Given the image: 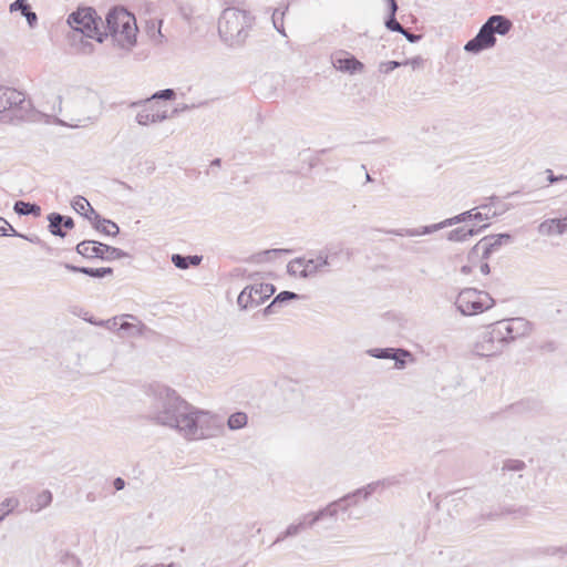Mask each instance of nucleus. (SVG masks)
<instances>
[{"mask_svg":"<svg viewBox=\"0 0 567 567\" xmlns=\"http://www.w3.org/2000/svg\"><path fill=\"white\" fill-rule=\"evenodd\" d=\"M76 252L85 258H100L106 261L127 257L122 249L95 240L81 241L76 246Z\"/></svg>","mask_w":567,"mask_h":567,"instance_id":"11","label":"nucleus"},{"mask_svg":"<svg viewBox=\"0 0 567 567\" xmlns=\"http://www.w3.org/2000/svg\"><path fill=\"white\" fill-rule=\"evenodd\" d=\"M68 109L71 114L70 126L85 127L96 121L101 114V101L95 92L78 89Z\"/></svg>","mask_w":567,"mask_h":567,"instance_id":"2","label":"nucleus"},{"mask_svg":"<svg viewBox=\"0 0 567 567\" xmlns=\"http://www.w3.org/2000/svg\"><path fill=\"white\" fill-rule=\"evenodd\" d=\"M512 239L509 234H498L483 238L484 254L487 255L497 249L501 245L509 243Z\"/></svg>","mask_w":567,"mask_h":567,"instance_id":"24","label":"nucleus"},{"mask_svg":"<svg viewBox=\"0 0 567 567\" xmlns=\"http://www.w3.org/2000/svg\"><path fill=\"white\" fill-rule=\"evenodd\" d=\"M390 484H391L390 480H383V481H378V482L368 484L365 487L357 489L353 494H349L338 501L330 503L327 507L318 511V515H319L320 519L323 517H336L338 509L342 508L343 511H346L347 506L350 505V501L352 498H355V497L368 498L379 486H381V485L385 486V485H390Z\"/></svg>","mask_w":567,"mask_h":567,"instance_id":"12","label":"nucleus"},{"mask_svg":"<svg viewBox=\"0 0 567 567\" xmlns=\"http://www.w3.org/2000/svg\"><path fill=\"white\" fill-rule=\"evenodd\" d=\"M66 563L70 564V565H76L78 564V560L74 558V557H69L66 559Z\"/></svg>","mask_w":567,"mask_h":567,"instance_id":"54","label":"nucleus"},{"mask_svg":"<svg viewBox=\"0 0 567 567\" xmlns=\"http://www.w3.org/2000/svg\"><path fill=\"white\" fill-rule=\"evenodd\" d=\"M547 173H548L547 179L550 184H554L558 181L567 179V175L566 176L565 175L556 176L553 174V172L550 169H548Z\"/></svg>","mask_w":567,"mask_h":567,"instance_id":"47","label":"nucleus"},{"mask_svg":"<svg viewBox=\"0 0 567 567\" xmlns=\"http://www.w3.org/2000/svg\"><path fill=\"white\" fill-rule=\"evenodd\" d=\"M130 107L138 109L135 120L142 126L157 124L169 117L166 105L148 97L131 103Z\"/></svg>","mask_w":567,"mask_h":567,"instance_id":"10","label":"nucleus"},{"mask_svg":"<svg viewBox=\"0 0 567 567\" xmlns=\"http://www.w3.org/2000/svg\"><path fill=\"white\" fill-rule=\"evenodd\" d=\"M10 12L20 11L21 14L27 19L28 24L33 28L37 24L38 17L35 12L31 11L27 0H16L10 4Z\"/></svg>","mask_w":567,"mask_h":567,"instance_id":"21","label":"nucleus"},{"mask_svg":"<svg viewBox=\"0 0 567 567\" xmlns=\"http://www.w3.org/2000/svg\"><path fill=\"white\" fill-rule=\"evenodd\" d=\"M508 344L517 338L526 337L532 331V324L524 318H511L497 321Z\"/></svg>","mask_w":567,"mask_h":567,"instance_id":"14","label":"nucleus"},{"mask_svg":"<svg viewBox=\"0 0 567 567\" xmlns=\"http://www.w3.org/2000/svg\"><path fill=\"white\" fill-rule=\"evenodd\" d=\"M401 65H402V62H398V61L383 62L380 65V71L383 73H389Z\"/></svg>","mask_w":567,"mask_h":567,"instance_id":"44","label":"nucleus"},{"mask_svg":"<svg viewBox=\"0 0 567 567\" xmlns=\"http://www.w3.org/2000/svg\"><path fill=\"white\" fill-rule=\"evenodd\" d=\"M113 485L116 491H121L125 487V481L121 477L114 480Z\"/></svg>","mask_w":567,"mask_h":567,"instance_id":"50","label":"nucleus"},{"mask_svg":"<svg viewBox=\"0 0 567 567\" xmlns=\"http://www.w3.org/2000/svg\"><path fill=\"white\" fill-rule=\"evenodd\" d=\"M486 227H487V225H484L478 229H474V228L466 229L465 227H460V228L451 230L447 235V239L451 241H465L470 237L477 235L482 229H484Z\"/></svg>","mask_w":567,"mask_h":567,"instance_id":"25","label":"nucleus"},{"mask_svg":"<svg viewBox=\"0 0 567 567\" xmlns=\"http://www.w3.org/2000/svg\"><path fill=\"white\" fill-rule=\"evenodd\" d=\"M24 102L22 92L7 86H0V113L17 107Z\"/></svg>","mask_w":567,"mask_h":567,"instance_id":"17","label":"nucleus"},{"mask_svg":"<svg viewBox=\"0 0 567 567\" xmlns=\"http://www.w3.org/2000/svg\"><path fill=\"white\" fill-rule=\"evenodd\" d=\"M538 233L543 236L567 234V216L563 218L546 219L538 226Z\"/></svg>","mask_w":567,"mask_h":567,"instance_id":"18","label":"nucleus"},{"mask_svg":"<svg viewBox=\"0 0 567 567\" xmlns=\"http://www.w3.org/2000/svg\"><path fill=\"white\" fill-rule=\"evenodd\" d=\"M367 353L377 359H392L398 369H403L405 367L404 358L411 357L408 350L394 348H374L369 349Z\"/></svg>","mask_w":567,"mask_h":567,"instance_id":"15","label":"nucleus"},{"mask_svg":"<svg viewBox=\"0 0 567 567\" xmlns=\"http://www.w3.org/2000/svg\"><path fill=\"white\" fill-rule=\"evenodd\" d=\"M172 262L178 269H187L188 268L186 256H182L179 254H174L172 256Z\"/></svg>","mask_w":567,"mask_h":567,"instance_id":"43","label":"nucleus"},{"mask_svg":"<svg viewBox=\"0 0 567 567\" xmlns=\"http://www.w3.org/2000/svg\"><path fill=\"white\" fill-rule=\"evenodd\" d=\"M440 229H442V225H441V223H437V224H433V225H430V226H423V227H420V228L402 229L400 231H396L395 234L399 235V236L416 237V236H423V235L432 234V233L437 231Z\"/></svg>","mask_w":567,"mask_h":567,"instance_id":"27","label":"nucleus"},{"mask_svg":"<svg viewBox=\"0 0 567 567\" xmlns=\"http://www.w3.org/2000/svg\"><path fill=\"white\" fill-rule=\"evenodd\" d=\"M93 226L97 231H101L109 236H116L120 233L117 224L110 219L102 218L99 214L92 219Z\"/></svg>","mask_w":567,"mask_h":567,"instance_id":"22","label":"nucleus"},{"mask_svg":"<svg viewBox=\"0 0 567 567\" xmlns=\"http://www.w3.org/2000/svg\"><path fill=\"white\" fill-rule=\"evenodd\" d=\"M329 255L324 250H320L315 257L307 258L300 257L292 259L287 265V271L289 275L300 277L303 279L313 278L318 274L328 271Z\"/></svg>","mask_w":567,"mask_h":567,"instance_id":"9","label":"nucleus"},{"mask_svg":"<svg viewBox=\"0 0 567 567\" xmlns=\"http://www.w3.org/2000/svg\"><path fill=\"white\" fill-rule=\"evenodd\" d=\"M19 505V501L16 498V497H9V498H6L1 504H0V514L2 513H6V516L12 512L17 506Z\"/></svg>","mask_w":567,"mask_h":567,"instance_id":"38","label":"nucleus"},{"mask_svg":"<svg viewBox=\"0 0 567 567\" xmlns=\"http://www.w3.org/2000/svg\"><path fill=\"white\" fill-rule=\"evenodd\" d=\"M333 66L342 72L354 74L363 70V64L352 55L334 56L332 60Z\"/></svg>","mask_w":567,"mask_h":567,"instance_id":"19","label":"nucleus"},{"mask_svg":"<svg viewBox=\"0 0 567 567\" xmlns=\"http://www.w3.org/2000/svg\"><path fill=\"white\" fill-rule=\"evenodd\" d=\"M481 272L484 274V275L489 274V266H488V264H483L481 266Z\"/></svg>","mask_w":567,"mask_h":567,"instance_id":"53","label":"nucleus"},{"mask_svg":"<svg viewBox=\"0 0 567 567\" xmlns=\"http://www.w3.org/2000/svg\"><path fill=\"white\" fill-rule=\"evenodd\" d=\"M401 34H403L406 40L411 43H414L416 42L419 39H420V35H416V34H413V33H410L409 31H406L405 29H403V32H401Z\"/></svg>","mask_w":567,"mask_h":567,"instance_id":"49","label":"nucleus"},{"mask_svg":"<svg viewBox=\"0 0 567 567\" xmlns=\"http://www.w3.org/2000/svg\"><path fill=\"white\" fill-rule=\"evenodd\" d=\"M461 271L464 274V275H467L470 271H471V268L468 266H463L461 268Z\"/></svg>","mask_w":567,"mask_h":567,"instance_id":"55","label":"nucleus"},{"mask_svg":"<svg viewBox=\"0 0 567 567\" xmlns=\"http://www.w3.org/2000/svg\"><path fill=\"white\" fill-rule=\"evenodd\" d=\"M299 296L291 291H281L275 299L264 309L266 316L278 312V309L288 300L298 299Z\"/></svg>","mask_w":567,"mask_h":567,"instance_id":"23","label":"nucleus"},{"mask_svg":"<svg viewBox=\"0 0 567 567\" xmlns=\"http://www.w3.org/2000/svg\"><path fill=\"white\" fill-rule=\"evenodd\" d=\"M14 212L19 215H39L40 214V207L35 204L25 203L22 200H18L14 204Z\"/></svg>","mask_w":567,"mask_h":567,"instance_id":"32","label":"nucleus"},{"mask_svg":"<svg viewBox=\"0 0 567 567\" xmlns=\"http://www.w3.org/2000/svg\"><path fill=\"white\" fill-rule=\"evenodd\" d=\"M495 305L488 292L475 288H464L456 297L455 306L463 316L482 313Z\"/></svg>","mask_w":567,"mask_h":567,"instance_id":"8","label":"nucleus"},{"mask_svg":"<svg viewBox=\"0 0 567 567\" xmlns=\"http://www.w3.org/2000/svg\"><path fill=\"white\" fill-rule=\"evenodd\" d=\"M247 423L248 416L245 412L241 411L230 414L227 420V426L233 431L244 429Z\"/></svg>","mask_w":567,"mask_h":567,"instance_id":"29","label":"nucleus"},{"mask_svg":"<svg viewBox=\"0 0 567 567\" xmlns=\"http://www.w3.org/2000/svg\"><path fill=\"white\" fill-rule=\"evenodd\" d=\"M62 225L68 229H72L74 227V221L71 217L63 216Z\"/></svg>","mask_w":567,"mask_h":567,"instance_id":"51","label":"nucleus"},{"mask_svg":"<svg viewBox=\"0 0 567 567\" xmlns=\"http://www.w3.org/2000/svg\"><path fill=\"white\" fill-rule=\"evenodd\" d=\"M389 9V14H395L398 11V3L395 0H383Z\"/></svg>","mask_w":567,"mask_h":567,"instance_id":"46","label":"nucleus"},{"mask_svg":"<svg viewBox=\"0 0 567 567\" xmlns=\"http://www.w3.org/2000/svg\"><path fill=\"white\" fill-rule=\"evenodd\" d=\"M472 212L473 210H467V212H464V213H462L460 215H456L454 217H451V218H447V219L441 221L442 229L445 228V227L453 226V225H456L458 223L465 221L466 219L472 217Z\"/></svg>","mask_w":567,"mask_h":567,"instance_id":"34","label":"nucleus"},{"mask_svg":"<svg viewBox=\"0 0 567 567\" xmlns=\"http://www.w3.org/2000/svg\"><path fill=\"white\" fill-rule=\"evenodd\" d=\"M188 267L189 266H198L202 261V257L194 255V256H186Z\"/></svg>","mask_w":567,"mask_h":567,"instance_id":"48","label":"nucleus"},{"mask_svg":"<svg viewBox=\"0 0 567 567\" xmlns=\"http://www.w3.org/2000/svg\"><path fill=\"white\" fill-rule=\"evenodd\" d=\"M424 60L421 56H415L412 59H408L402 62V65H410L413 70L420 69L423 66Z\"/></svg>","mask_w":567,"mask_h":567,"instance_id":"45","label":"nucleus"},{"mask_svg":"<svg viewBox=\"0 0 567 567\" xmlns=\"http://www.w3.org/2000/svg\"><path fill=\"white\" fill-rule=\"evenodd\" d=\"M472 217L470 219H476V220H483V219H487V215H484L480 212H475V209H472Z\"/></svg>","mask_w":567,"mask_h":567,"instance_id":"52","label":"nucleus"},{"mask_svg":"<svg viewBox=\"0 0 567 567\" xmlns=\"http://www.w3.org/2000/svg\"><path fill=\"white\" fill-rule=\"evenodd\" d=\"M251 17L245 10L226 8L218 21V32L223 40L230 45L241 43L247 37Z\"/></svg>","mask_w":567,"mask_h":567,"instance_id":"4","label":"nucleus"},{"mask_svg":"<svg viewBox=\"0 0 567 567\" xmlns=\"http://www.w3.org/2000/svg\"><path fill=\"white\" fill-rule=\"evenodd\" d=\"M512 27L513 23L508 18L494 14L486 20L477 34L464 45V50L477 54L483 50L489 49L496 43L495 34L505 35Z\"/></svg>","mask_w":567,"mask_h":567,"instance_id":"6","label":"nucleus"},{"mask_svg":"<svg viewBox=\"0 0 567 567\" xmlns=\"http://www.w3.org/2000/svg\"><path fill=\"white\" fill-rule=\"evenodd\" d=\"M507 346L503 330L498 322H494L477 334L472 350L478 357H495L499 355Z\"/></svg>","mask_w":567,"mask_h":567,"instance_id":"7","label":"nucleus"},{"mask_svg":"<svg viewBox=\"0 0 567 567\" xmlns=\"http://www.w3.org/2000/svg\"><path fill=\"white\" fill-rule=\"evenodd\" d=\"M301 522H305V529L308 527H312L317 522L320 520L318 512L305 514L301 518Z\"/></svg>","mask_w":567,"mask_h":567,"instance_id":"42","label":"nucleus"},{"mask_svg":"<svg viewBox=\"0 0 567 567\" xmlns=\"http://www.w3.org/2000/svg\"><path fill=\"white\" fill-rule=\"evenodd\" d=\"M7 235L20 236V237L27 238L25 236L18 234L17 230L6 219L0 217V236H7Z\"/></svg>","mask_w":567,"mask_h":567,"instance_id":"37","label":"nucleus"},{"mask_svg":"<svg viewBox=\"0 0 567 567\" xmlns=\"http://www.w3.org/2000/svg\"><path fill=\"white\" fill-rule=\"evenodd\" d=\"M148 417L187 441L215 439L225 433L224 421L218 414L188 403L168 386H157L153 391Z\"/></svg>","mask_w":567,"mask_h":567,"instance_id":"1","label":"nucleus"},{"mask_svg":"<svg viewBox=\"0 0 567 567\" xmlns=\"http://www.w3.org/2000/svg\"><path fill=\"white\" fill-rule=\"evenodd\" d=\"M302 530H305V522H301L299 519L298 523L290 524L286 528V530L277 537L276 543L281 542V540H284V539H286L288 537L297 536Z\"/></svg>","mask_w":567,"mask_h":567,"instance_id":"33","label":"nucleus"},{"mask_svg":"<svg viewBox=\"0 0 567 567\" xmlns=\"http://www.w3.org/2000/svg\"><path fill=\"white\" fill-rule=\"evenodd\" d=\"M157 35H158V37H162V33H161V29H159V28H158V30H157Z\"/></svg>","mask_w":567,"mask_h":567,"instance_id":"56","label":"nucleus"},{"mask_svg":"<svg viewBox=\"0 0 567 567\" xmlns=\"http://www.w3.org/2000/svg\"><path fill=\"white\" fill-rule=\"evenodd\" d=\"M128 318L126 313L121 316H115L111 319L100 321L97 324L106 328L107 330L114 332L117 337H121V330H118L120 323H122L123 319Z\"/></svg>","mask_w":567,"mask_h":567,"instance_id":"31","label":"nucleus"},{"mask_svg":"<svg viewBox=\"0 0 567 567\" xmlns=\"http://www.w3.org/2000/svg\"><path fill=\"white\" fill-rule=\"evenodd\" d=\"M472 212L473 210H467V212H464V213H462L460 215H456L454 217H451V218H447V219L441 221L442 229L445 228V227L453 226V225H456L458 223L465 221L466 219L472 217Z\"/></svg>","mask_w":567,"mask_h":567,"instance_id":"35","label":"nucleus"},{"mask_svg":"<svg viewBox=\"0 0 567 567\" xmlns=\"http://www.w3.org/2000/svg\"><path fill=\"white\" fill-rule=\"evenodd\" d=\"M176 97V93L172 89H165L162 91H158L154 93L150 99L153 101L164 100V101H172Z\"/></svg>","mask_w":567,"mask_h":567,"instance_id":"36","label":"nucleus"},{"mask_svg":"<svg viewBox=\"0 0 567 567\" xmlns=\"http://www.w3.org/2000/svg\"><path fill=\"white\" fill-rule=\"evenodd\" d=\"M128 318L123 319L120 323V338H138L145 336L150 329L134 315L126 313Z\"/></svg>","mask_w":567,"mask_h":567,"instance_id":"16","label":"nucleus"},{"mask_svg":"<svg viewBox=\"0 0 567 567\" xmlns=\"http://www.w3.org/2000/svg\"><path fill=\"white\" fill-rule=\"evenodd\" d=\"M72 207L76 213L84 215L90 220H92L95 217V214H97L92 208L90 203L82 196H76L73 198Z\"/></svg>","mask_w":567,"mask_h":567,"instance_id":"26","label":"nucleus"},{"mask_svg":"<svg viewBox=\"0 0 567 567\" xmlns=\"http://www.w3.org/2000/svg\"><path fill=\"white\" fill-rule=\"evenodd\" d=\"M49 219V228H50V231L52 235L54 236H59V237H64L65 234L62 231V220H63V216L61 214H58V213H52L49 215L48 217Z\"/></svg>","mask_w":567,"mask_h":567,"instance_id":"30","label":"nucleus"},{"mask_svg":"<svg viewBox=\"0 0 567 567\" xmlns=\"http://www.w3.org/2000/svg\"><path fill=\"white\" fill-rule=\"evenodd\" d=\"M275 287L270 284H255L246 287L237 298V305L241 309L257 307L272 296Z\"/></svg>","mask_w":567,"mask_h":567,"instance_id":"13","label":"nucleus"},{"mask_svg":"<svg viewBox=\"0 0 567 567\" xmlns=\"http://www.w3.org/2000/svg\"><path fill=\"white\" fill-rule=\"evenodd\" d=\"M63 267L72 272H81L90 277L94 278H103L105 276H110L113 274V269L110 267L103 268H89V267H79L71 264H63Z\"/></svg>","mask_w":567,"mask_h":567,"instance_id":"20","label":"nucleus"},{"mask_svg":"<svg viewBox=\"0 0 567 567\" xmlns=\"http://www.w3.org/2000/svg\"><path fill=\"white\" fill-rule=\"evenodd\" d=\"M52 502V494L50 491H42L30 503V511L38 513L48 507Z\"/></svg>","mask_w":567,"mask_h":567,"instance_id":"28","label":"nucleus"},{"mask_svg":"<svg viewBox=\"0 0 567 567\" xmlns=\"http://www.w3.org/2000/svg\"><path fill=\"white\" fill-rule=\"evenodd\" d=\"M106 29L122 49L130 50L136 43L135 17L124 8H113L106 16Z\"/></svg>","mask_w":567,"mask_h":567,"instance_id":"3","label":"nucleus"},{"mask_svg":"<svg viewBox=\"0 0 567 567\" xmlns=\"http://www.w3.org/2000/svg\"><path fill=\"white\" fill-rule=\"evenodd\" d=\"M525 468V463L523 461H518V460H511V461H507L504 466H503V471L506 472H520Z\"/></svg>","mask_w":567,"mask_h":567,"instance_id":"39","label":"nucleus"},{"mask_svg":"<svg viewBox=\"0 0 567 567\" xmlns=\"http://www.w3.org/2000/svg\"><path fill=\"white\" fill-rule=\"evenodd\" d=\"M385 27L393 32H403V27L395 19V14H389V17L385 20Z\"/></svg>","mask_w":567,"mask_h":567,"instance_id":"41","label":"nucleus"},{"mask_svg":"<svg viewBox=\"0 0 567 567\" xmlns=\"http://www.w3.org/2000/svg\"><path fill=\"white\" fill-rule=\"evenodd\" d=\"M68 23L72 28L71 39L73 41L80 40L84 53H90L93 50V45L83 41L82 38L95 39L97 42H103L104 34L99 30L95 11L91 8L79 9L71 13L68 18Z\"/></svg>","mask_w":567,"mask_h":567,"instance_id":"5","label":"nucleus"},{"mask_svg":"<svg viewBox=\"0 0 567 567\" xmlns=\"http://www.w3.org/2000/svg\"><path fill=\"white\" fill-rule=\"evenodd\" d=\"M284 14H285V12H280L279 9H276L272 13V23H274L275 29L279 33L286 35L285 31H284V23H282Z\"/></svg>","mask_w":567,"mask_h":567,"instance_id":"40","label":"nucleus"}]
</instances>
